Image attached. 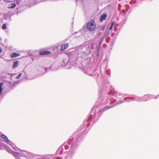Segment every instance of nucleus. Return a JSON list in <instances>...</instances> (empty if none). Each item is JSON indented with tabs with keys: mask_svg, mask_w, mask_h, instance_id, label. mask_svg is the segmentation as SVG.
Masks as SVG:
<instances>
[{
	"mask_svg": "<svg viewBox=\"0 0 159 159\" xmlns=\"http://www.w3.org/2000/svg\"><path fill=\"white\" fill-rule=\"evenodd\" d=\"M102 78H101V83L103 82L101 90L100 92V94L99 95V100L96 104V106L99 104H106L108 102L110 104L113 103L116 101V99L113 101L112 98L109 99V98L112 97L116 95V96H120V93H115L111 90L109 89L108 86L109 85V83H107V80L109 77V75L105 71L103 73L101 72Z\"/></svg>",
	"mask_w": 159,
	"mask_h": 159,
	"instance_id": "f257e3e1",
	"label": "nucleus"
},
{
	"mask_svg": "<svg viewBox=\"0 0 159 159\" xmlns=\"http://www.w3.org/2000/svg\"><path fill=\"white\" fill-rule=\"evenodd\" d=\"M84 132V131H83L77 134L75 133L72 136L70 137L68 143H65L63 144L58 149L56 152L61 155L65 153L66 152V150L69 149L70 153L68 157L71 158L75 153L79 143L82 140V136Z\"/></svg>",
	"mask_w": 159,
	"mask_h": 159,
	"instance_id": "f03ea898",
	"label": "nucleus"
},
{
	"mask_svg": "<svg viewBox=\"0 0 159 159\" xmlns=\"http://www.w3.org/2000/svg\"><path fill=\"white\" fill-rule=\"evenodd\" d=\"M124 102V101H122L121 100H119L117 102L116 104H114L112 106H108L107 105L104 107L102 109L98 111V113L97 114H95L94 113V111L93 112V109H92V111L90 113V116L89 118L85 120L83 122V126H84V130H85L86 128L88 127L90 125V122L91 121V120L93 118V117H96V116H100L103 112L106 111L107 110L113 107L116 106L117 104H119ZM81 126H82L81 125Z\"/></svg>",
	"mask_w": 159,
	"mask_h": 159,
	"instance_id": "7ed1b4c3",
	"label": "nucleus"
},
{
	"mask_svg": "<svg viewBox=\"0 0 159 159\" xmlns=\"http://www.w3.org/2000/svg\"><path fill=\"white\" fill-rule=\"evenodd\" d=\"M79 50H75L74 52H70L68 54V57L70 65L72 66H75L76 65V62L78 58V55L79 52Z\"/></svg>",
	"mask_w": 159,
	"mask_h": 159,
	"instance_id": "20e7f679",
	"label": "nucleus"
},
{
	"mask_svg": "<svg viewBox=\"0 0 159 159\" xmlns=\"http://www.w3.org/2000/svg\"><path fill=\"white\" fill-rule=\"evenodd\" d=\"M22 152H15V157L16 159H20L21 158L20 157H26L27 158H29L32 156V154L31 153L28 152L26 151L21 150Z\"/></svg>",
	"mask_w": 159,
	"mask_h": 159,
	"instance_id": "39448f33",
	"label": "nucleus"
},
{
	"mask_svg": "<svg viewBox=\"0 0 159 159\" xmlns=\"http://www.w3.org/2000/svg\"><path fill=\"white\" fill-rule=\"evenodd\" d=\"M87 28L90 31H94L96 28V25L95 21L92 20L89 21L87 24Z\"/></svg>",
	"mask_w": 159,
	"mask_h": 159,
	"instance_id": "423d86ee",
	"label": "nucleus"
},
{
	"mask_svg": "<svg viewBox=\"0 0 159 159\" xmlns=\"http://www.w3.org/2000/svg\"><path fill=\"white\" fill-rule=\"evenodd\" d=\"M76 50H79L78 53H77L78 55V57H81L82 58H84L86 57L89 53H88V52L87 50L84 51V49L83 50L82 48H79Z\"/></svg>",
	"mask_w": 159,
	"mask_h": 159,
	"instance_id": "0eeeda50",
	"label": "nucleus"
},
{
	"mask_svg": "<svg viewBox=\"0 0 159 159\" xmlns=\"http://www.w3.org/2000/svg\"><path fill=\"white\" fill-rule=\"evenodd\" d=\"M70 65L69 60H68L66 59H64L63 60V62L61 63V66L62 67H65L66 69H70L71 67L68 66Z\"/></svg>",
	"mask_w": 159,
	"mask_h": 159,
	"instance_id": "6e6552de",
	"label": "nucleus"
},
{
	"mask_svg": "<svg viewBox=\"0 0 159 159\" xmlns=\"http://www.w3.org/2000/svg\"><path fill=\"white\" fill-rule=\"evenodd\" d=\"M94 48V45L93 44L91 43L90 44H89L86 49V50L88 52V53H89L90 54L91 52L93 49Z\"/></svg>",
	"mask_w": 159,
	"mask_h": 159,
	"instance_id": "1a4fd4ad",
	"label": "nucleus"
},
{
	"mask_svg": "<svg viewBox=\"0 0 159 159\" xmlns=\"http://www.w3.org/2000/svg\"><path fill=\"white\" fill-rule=\"evenodd\" d=\"M1 138L4 140V141L7 143L8 144H10L11 143V141H10L7 136L4 134L1 135Z\"/></svg>",
	"mask_w": 159,
	"mask_h": 159,
	"instance_id": "9d476101",
	"label": "nucleus"
},
{
	"mask_svg": "<svg viewBox=\"0 0 159 159\" xmlns=\"http://www.w3.org/2000/svg\"><path fill=\"white\" fill-rule=\"evenodd\" d=\"M69 46V43H66L61 46L60 50L61 51H64Z\"/></svg>",
	"mask_w": 159,
	"mask_h": 159,
	"instance_id": "9b49d317",
	"label": "nucleus"
},
{
	"mask_svg": "<svg viewBox=\"0 0 159 159\" xmlns=\"http://www.w3.org/2000/svg\"><path fill=\"white\" fill-rule=\"evenodd\" d=\"M107 16V14L106 13L102 14L100 16V21L102 22L103 20H106Z\"/></svg>",
	"mask_w": 159,
	"mask_h": 159,
	"instance_id": "f8f14e48",
	"label": "nucleus"
},
{
	"mask_svg": "<svg viewBox=\"0 0 159 159\" xmlns=\"http://www.w3.org/2000/svg\"><path fill=\"white\" fill-rule=\"evenodd\" d=\"M105 25H104L102 26H98L97 27H96V30L98 32H99L101 31H103L105 28Z\"/></svg>",
	"mask_w": 159,
	"mask_h": 159,
	"instance_id": "ddd939ff",
	"label": "nucleus"
},
{
	"mask_svg": "<svg viewBox=\"0 0 159 159\" xmlns=\"http://www.w3.org/2000/svg\"><path fill=\"white\" fill-rule=\"evenodd\" d=\"M51 52L47 50L41 51L39 52V54L41 55H48Z\"/></svg>",
	"mask_w": 159,
	"mask_h": 159,
	"instance_id": "4468645a",
	"label": "nucleus"
},
{
	"mask_svg": "<svg viewBox=\"0 0 159 159\" xmlns=\"http://www.w3.org/2000/svg\"><path fill=\"white\" fill-rule=\"evenodd\" d=\"M151 95L150 94H146L143 95L144 100L143 101H146L150 100L151 98Z\"/></svg>",
	"mask_w": 159,
	"mask_h": 159,
	"instance_id": "2eb2a0df",
	"label": "nucleus"
},
{
	"mask_svg": "<svg viewBox=\"0 0 159 159\" xmlns=\"http://www.w3.org/2000/svg\"><path fill=\"white\" fill-rule=\"evenodd\" d=\"M136 100H135V101L137 102H142L144 100V97L143 96L141 97H139L138 96H136Z\"/></svg>",
	"mask_w": 159,
	"mask_h": 159,
	"instance_id": "dca6fc26",
	"label": "nucleus"
},
{
	"mask_svg": "<svg viewBox=\"0 0 159 159\" xmlns=\"http://www.w3.org/2000/svg\"><path fill=\"white\" fill-rule=\"evenodd\" d=\"M7 150L8 152L12 154L15 157L14 154L15 153V152H16L14 151L8 147L7 148Z\"/></svg>",
	"mask_w": 159,
	"mask_h": 159,
	"instance_id": "f3484780",
	"label": "nucleus"
},
{
	"mask_svg": "<svg viewBox=\"0 0 159 159\" xmlns=\"http://www.w3.org/2000/svg\"><path fill=\"white\" fill-rule=\"evenodd\" d=\"M16 6V4L15 2L14 3H12L9 4L7 8L9 9H12L15 7Z\"/></svg>",
	"mask_w": 159,
	"mask_h": 159,
	"instance_id": "a211bd4d",
	"label": "nucleus"
},
{
	"mask_svg": "<svg viewBox=\"0 0 159 159\" xmlns=\"http://www.w3.org/2000/svg\"><path fill=\"white\" fill-rule=\"evenodd\" d=\"M104 39L102 38L100 39L97 48H99V49L100 48L103 42Z\"/></svg>",
	"mask_w": 159,
	"mask_h": 159,
	"instance_id": "6ab92c4d",
	"label": "nucleus"
},
{
	"mask_svg": "<svg viewBox=\"0 0 159 159\" xmlns=\"http://www.w3.org/2000/svg\"><path fill=\"white\" fill-rule=\"evenodd\" d=\"M20 54L19 53H16V52L12 53L11 56V57L12 58L17 57L20 56Z\"/></svg>",
	"mask_w": 159,
	"mask_h": 159,
	"instance_id": "aec40b11",
	"label": "nucleus"
},
{
	"mask_svg": "<svg viewBox=\"0 0 159 159\" xmlns=\"http://www.w3.org/2000/svg\"><path fill=\"white\" fill-rule=\"evenodd\" d=\"M19 62V61H15L13 62V64L12 66L13 68H17L18 66V63Z\"/></svg>",
	"mask_w": 159,
	"mask_h": 159,
	"instance_id": "412c9836",
	"label": "nucleus"
},
{
	"mask_svg": "<svg viewBox=\"0 0 159 159\" xmlns=\"http://www.w3.org/2000/svg\"><path fill=\"white\" fill-rule=\"evenodd\" d=\"M109 31L108 30H106L105 33L103 36L102 37V38L104 39V38L106 37L108 35V34L109 32Z\"/></svg>",
	"mask_w": 159,
	"mask_h": 159,
	"instance_id": "4be33fe9",
	"label": "nucleus"
},
{
	"mask_svg": "<svg viewBox=\"0 0 159 159\" xmlns=\"http://www.w3.org/2000/svg\"><path fill=\"white\" fill-rule=\"evenodd\" d=\"M50 156L49 155H46L43 156L42 158H39L37 159H50Z\"/></svg>",
	"mask_w": 159,
	"mask_h": 159,
	"instance_id": "5701e85b",
	"label": "nucleus"
},
{
	"mask_svg": "<svg viewBox=\"0 0 159 159\" xmlns=\"http://www.w3.org/2000/svg\"><path fill=\"white\" fill-rule=\"evenodd\" d=\"M9 144L10 145L13 149H14V150H16V151H17V149H16L15 148L16 146L14 144H13V143L11 141V143L10 144Z\"/></svg>",
	"mask_w": 159,
	"mask_h": 159,
	"instance_id": "b1692460",
	"label": "nucleus"
},
{
	"mask_svg": "<svg viewBox=\"0 0 159 159\" xmlns=\"http://www.w3.org/2000/svg\"><path fill=\"white\" fill-rule=\"evenodd\" d=\"M3 85V83H0V95H1L2 93V87Z\"/></svg>",
	"mask_w": 159,
	"mask_h": 159,
	"instance_id": "393cba45",
	"label": "nucleus"
},
{
	"mask_svg": "<svg viewBox=\"0 0 159 159\" xmlns=\"http://www.w3.org/2000/svg\"><path fill=\"white\" fill-rule=\"evenodd\" d=\"M132 3H134V4L137 3V1L136 0H132L129 2V3L131 4L132 5H133L132 4Z\"/></svg>",
	"mask_w": 159,
	"mask_h": 159,
	"instance_id": "a878e982",
	"label": "nucleus"
},
{
	"mask_svg": "<svg viewBox=\"0 0 159 159\" xmlns=\"http://www.w3.org/2000/svg\"><path fill=\"white\" fill-rule=\"evenodd\" d=\"M114 22H112V23H111V25L110 26V27L109 29V30H111L112 29L114 25Z\"/></svg>",
	"mask_w": 159,
	"mask_h": 159,
	"instance_id": "bb28decb",
	"label": "nucleus"
},
{
	"mask_svg": "<svg viewBox=\"0 0 159 159\" xmlns=\"http://www.w3.org/2000/svg\"><path fill=\"white\" fill-rule=\"evenodd\" d=\"M6 28H7L6 24L5 23L3 24L2 26V29L3 30H5Z\"/></svg>",
	"mask_w": 159,
	"mask_h": 159,
	"instance_id": "cd10ccee",
	"label": "nucleus"
},
{
	"mask_svg": "<svg viewBox=\"0 0 159 159\" xmlns=\"http://www.w3.org/2000/svg\"><path fill=\"white\" fill-rule=\"evenodd\" d=\"M129 99L130 98L129 97L125 98H124V100L126 102H129L130 101L129 100Z\"/></svg>",
	"mask_w": 159,
	"mask_h": 159,
	"instance_id": "c85d7f7f",
	"label": "nucleus"
},
{
	"mask_svg": "<svg viewBox=\"0 0 159 159\" xmlns=\"http://www.w3.org/2000/svg\"><path fill=\"white\" fill-rule=\"evenodd\" d=\"M129 98L130 99H131L132 100L135 101V100H136V96L133 97H129Z\"/></svg>",
	"mask_w": 159,
	"mask_h": 159,
	"instance_id": "c756f323",
	"label": "nucleus"
},
{
	"mask_svg": "<svg viewBox=\"0 0 159 159\" xmlns=\"http://www.w3.org/2000/svg\"><path fill=\"white\" fill-rule=\"evenodd\" d=\"M99 48H97V58L98 57L99 55Z\"/></svg>",
	"mask_w": 159,
	"mask_h": 159,
	"instance_id": "7c9ffc66",
	"label": "nucleus"
},
{
	"mask_svg": "<svg viewBox=\"0 0 159 159\" xmlns=\"http://www.w3.org/2000/svg\"><path fill=\"white\" fill-rule=\"evenodd\" d=\"M22 74L21 73L19 74L16 77V78L17 79H19L20 78V77L21 76Z\"/></svg>",
	"mask_w": 159,
	"mask_h": 159,
	"instance_id": "2f4dec72",
	"label": "nucleus"
},
{
	"mask_svg": "<svg viewBox=\"0 0 159 159\" xmlns=\"http://www.w3.org/2000/svg\"><path fill=\"white\" fill-rule=\"evenodd\" d=\"M98 34H99V35H101L103 33V32H102L101 31L99 32H98Z\"/></svg>",
	"mask_w": 159,
	"mask_h": 159,
	"instance_id": "473e14b6",
	"label": "nucleus"
},
{
	"mask_svg": "<svg viewBox=\"0 0 159 159\" xmlns=\"http://www.w3.org/2000/svg\"><path fill=\"white\" fill-rule=\"evenodd\" d=\"M53 159H62L61 157H58L57 158H53Z\"/></svg>",
	"mask_w": 159,
	"mask_h": 159,
	"instance_id": "72a5a7b5",
	"label": "nucleus"
},
{
	"mask_svg": "<svg viewBox=\"0 0 159 159\" xmlns=\"http://www.w3.org/2000/svg\"><path fill=\"white\" fill-rule=\"evenodd\" d=\"M15 148L16 149H17V151H18V150L21 151V150H20L19 148L17 147H16V146L15 147Z\"/></svg>",
	"mask_w": 159,
	"mask_h": 159,
	"instance_id": "f704fd0d",
	"label": "nucleus"
},
{
	"mask_svg": "<svg viewBox=\"0 0 159 159\" xmlns=\"http://www.w3.org/2000/svg\"><path fill=\"white\" fill-rule=\"evenodd\" d=\"M45 70H46V71H47L48 69V68L45 67L44 68Z\"/></svg>",
	"mask_w": 159,
	"mask_h": 159,
	"instance_id": "c9c22d12",
	"label": "nucleus"
},
{
	"mask_svg": "<svg viewBox=\"0 0 159 159\" xmlns=\"http://www.w3.org/2000/svg\"><path fill=\"white\" fill-rule=\"evenodd\" d=\"M159 97H157V95L156 96V98H154L155 99H156L158 98Z\"/></svg>",
	"mask_w": 159,
	"mask_h": 159,
	"instance_id": "e433bc0d",
	"label": "nucleus"
},
{
	"mask_svg": "<svg viewBox=\"0 0 159 159\" xmlns=\"http://www.w3.org/2000/svg\"><path fill=\"white\" fill-rule=\"evenodd\" d=\"M97 81L98 83H99L100 82H99V79H98V78L97 79Z\"/></svg>",
	"mask_w": 159,
	"mask_h": 159,
	"instance_id": "4c0bfd02",
	"label": "nucleus"
},
{
	"mask_svg": "<svg viewBox=\"0 0 159 159\" xmlns=\"http://www.w3.org/2000/svg\"><path fill=\"white\" fill-rule=\"evenodd\" d=\"M2 51V49L0 48V53H1Z\"/></svg>",
	"mask_w": 159,
	"mask_h": 159,
	"instance_id": "58836bf2",
	"label": "nucleus"
},
{
	"mask_svg": "<svg viewBox=\"0 0 159 159\" xmlns=\"http://www.w3.org/2000/svg\"><path fill=\"white\" fill-rule=\"evenodd\" d=\"M0 149L2 150V148L1 147H0Z\"/></svg>",
	"mask_w": 159,
	"mask_h": 159,
	"instance_id": "ea45409f",
	"label": "nucleus"
},
{
	"mask_svg": "<svg viewBox=\"0 0 159 159\" xmlns=\"http://www.w3.org/2000/svg\"><path fill=\"white\" fill-rule=\"evenodd\" d=\"M127 6L128 7V8H129V5H127Z\"/></svg>",
	"mask_w": 159,
	"mask_h": 159,
	"instance_id": "a19ab883",
	"label": "nucleus"
},
{
	"mask_svg": "<svg viewBox=\"0 0 159 159\" xmlns=\"http://www.w3.org/2000/svg\"><path fill=\"white\" fill-rule=\"evenodd\" d=\"M136 6H137V5H134V7H136Z\"/></svg>",
	"mask_w": 159,
	"mask_h": 159,
	"instance_id": "79ce46f5",
	"label": "nucleus"
},
{
	"mask_svg": "<svg viewBox=\"0 0 159 159\" xmlns=\"http://www.w3.org/2000/svg\"><path fill=\"white\" fill-rule=\"evenodd\" d=\"M157 97H159V94L157 95Z\"/></svg>",
	"mask_w": 159,
	"mask_h": 159,
	"instance_id": "37998d69",
	"label": "nucleus"
},
{
	"mask_svg": "<svg viewBox=\"0 0 159 159\" xmlns=\"http://www.w3.org/2000/svg\"><path fill=\"white\" fill-rule=\"evenodd\" d=\"M49 69H51V67H50Z\"/></svg>",
	"mask_w": 159,
	"mask_h": 159,
	"instance_id": "c03bdc74",
	"label": "nucleus"
},
{
	"mask_svg": "<svg viewBox=\"0 0 159 159\" xmlns=\"http://www.w3.org/2000/svg\"><path fill=\"white\" fill-rule=\"evenodd\" d=\"M84 27H83V28H82V29H83H83H84Z\"/></svg>",
	"mask_w": 159,
	"mask_h": 159,
	"instance_id": "a18cd8bd",
	"label": "nucleus"
},
{
	"mask_svg": "<svg viewBox=\"0 0 159 159\" xmlns=\"http://www.w3.org/2000/svg\"><path fill=\"white\" fill-rule=\"evenodd\" d=\"M2 141V140L0 139V141Z\"/></svg>",
	"mask_w": 159,
	"mask_h": 159,
	"instance_id": "49530a36",
	"label": "nucleus"
},
{
	"mask_svg": "<svg viewBox=\"0 0 159 159\" xmlns=\"http://www.w3.org/2000/svg\"><path fill=\"white\" fill-rule=\"evenodd\" d=\"M1 38H0V41L1 40Z\"/></svg>",
	"mask_w": 159,
	"mask_h": 159,
	"instance_id": "de8ad7c7",
	"label": "nucleus"
},
{
	"mask_svg": "<svg viewBox=\"0 0 159 159\" xmlns=\"http://www.w3.org/2000/svg\"><path fill=\"white\" fill-rule=\"evenodd\" d=\"M128 9H129V8H128V9H127V10H128Z\"/></svg>",
	"mask_w": 159,
	"mask_h": 159,
	"instance_id": "09e8293b",
	"label": "nucleus"
},
{
	"mask_svg": "<svg viewBox=\"0 0 159 159\" xmlns=\"http://www.w3.org/2000/svg\"><path fill=\"white\" fill-rule=\"evenodd\" d=\"M128 9H129V8H128V9H127V10H128Z\"/></svg>",
	"mask_w": 159,
	"mask_h": 159,
	"instance_id": "8fccbe9b",
	"label": "nucleus"
},
{
	"mask_svg": "<svg viewBox=\"0 0 159 159\" xmlns=\"http://www.w3.org/2000/svg\"><path fill=\"white\" fill-rule=\"evenodd\" d=\"M98 1L99 0H97Z\"/></svg>",
	"mask_w": 159,
	"mask_h": 159,
	"instance_id": "3c124183",
	"label": "nucleus"
}]
</instances>
